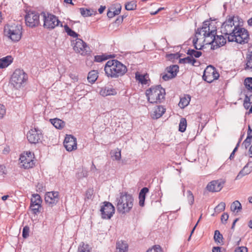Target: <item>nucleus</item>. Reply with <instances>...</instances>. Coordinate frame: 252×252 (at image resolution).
Returning <instances> with one entry per match:
<instances>
[{
    "label": "nucleus",
    "instance_id": "1",
    "mask_svg": "<svg viewBox=\"0 0 252 252\" xmlns=\"http://www.w3.org/2000/svg\"><path fill=\"white\" fill-rule=\"evenodd\" d=\"M104 71L108 77L117 78L123 76L127 71L126 65L117 60L108 61L105 65Z\"/></svg>",
    "mask_w": 252,
    "mask_h": 252
},
{
    "label": "nucleus",
    "instance_id": "2",
    "mask_svg": "<svg viewBox=\"0 0 252 252\" xmlns=\"http://www.w3.org/2000/svg\"><path fill=\"white\" fill-rule=\"evenodd\" d=\"M134 198L127 192H120L116 198V207L119 213L125 214L129 213L133 206Z\"/></svg>",
    "mask_w": 252,
    "mask_h": 252
},
{
    "label": "nucleus",
    "instance_id": "3",
    "mask_svg": "<svg viewBox=\"0 0 252 252\" xmlns=\"http://www.w3.org/2000/svg\"><path fill=\"white\" fill-rule=\"evenodd\" d=\"M146 94L149 102L158 103L164 99L165 91L160 85H158L147 90Z\"/></svg>",
    "mask_w": 252,
    "mask_h": 252
},
{
    "label": "nucleus",
    "instance_id": "4",
    "mask_svg": "<svg viewBox=\"0 0 252 252\" xmlns=\"http://www.w3.org/2000/svg\"><path fill=\"white\" fill-rule=\"evenodd\" d=\"M249 39V34L248 31L243 28H239V26L234 34L227 36L228 42L235 41L241 44L248 43Z\"/></svg>",
    "mask_w": 252,
    "mask_h": 252
},
{
    "label": "nucleus",
    "instance_id": "5",
    "mask_svg": "<svg viewBox=\"0 0 252 252\" xmlns=\"http://www.w3.org/2000/svg\"><path fill=\"white\" fill-rule=\"evenodd\" d=\"M22 30L21 25H7L4 27V32L12 41L17 42L21 38Z\"/></svg>",
    "mask_w": 252,
    "mask_h": 252
},
{
    "label": "nucleus",
    "instance_id": "6",
    "mask_svg": "<svg viewBox=\"0 0 252 252\" xmlns=\"http://www.w3.org/2000/svg\"><path fill=\"white\" fill-rule=\"evenodd\" d=\"M234 18V16H229L227 17L226 20L222 23L220 27L222 34L228 36L235 34L238 25L235 24Z\"/></svg>",
    "mask_w": 252,
    "mask_h": 252
},
{
    "label": "nucleus",
    "instance_id": "7",
    "mask_svg": "<svg viewBox=\"0 0 252 252\" xmlns=\"http://www.w3.org/2000/svg\"><path fill=\"white\" fill-rule=\"evenodd\" d=\"M41 16L43 18V26L45 28L52 30L57 26L63 27L62 23L59 20L58 18L52 14L48 13L46 14L44 12H42Z\"/></svg>",
    "mask_w": 252,
    "mask_h": 252
},
{
    "label": "nucleus",
    "instance_id": "8",
    "mask_svg": "<svg viewBox=\"0 0 252 252\" xmlns=\"http://www.w3.org/2000/svg\"><path fill=\"white\" fill-rule=\"evenodd\" d=\"M28 79L27 74L23 70L16 69L11 77V83L15 88L18 89Z\"/></svg>",
    "mask_w": 252,
    "mask_h": 252
},
{
    "label": "nucleus",
    "instance_id": "9",
    "mask_svg": "<svg viewBox=\"0 0 252 252\" xmlns=\"http://www.w3.org/2000/svg\"><path fill=\"white\" fill-rule=\"evenodd\" d=\"M34 155L33 153L28 151L23 153L20 157V167H23L24 169H29L33 167L35 162L33 160Z\"/></svg>",
    "mask_w": 252,
    "mask_h": 252
},
{
    "label": "nucleus",
    "instance_id": "10",
    "mask_svg": "<svg viewBox=\"0 0 252 252\" xmlns=\"http://www.w3.org/2000/svg\"><path fill=\"white\" fill-rule=\"evenodd\" d=\"M211 24L208 21H205L203 23L202 28H198L196 32V36L197 35H200L203 33L204 37L205 38L204 41L209 38L210 36H213L214 34H217L216 27L212 28L210 29Z\"/></svg>",
    "mask_w": 252,
    "mask_h": 252
},
{
    "label": "nucleus",
    "instance_id": "11",
    "mask_svg": "<svg viewBox=\"0 0 252 252\" xmlns=\"http://www.w3.org/2000/svg\"><path fill=\"white\" fill-rule=\"evenodd\" d=\"M72 45L75 52L80 53L81 55H86L90 52V47L80 38H77L72 41Z\"/></svg>",
    "mask_w": 252,
    "mask_h": 252
},
{
    "label": "nucleus",
    "instance_id": "12",
    "mask_svg": "<svg viewBox=\"0 0 252 252\" xmlns=\"http://www.w3.org/2000/svg\"><path fill=\"white\" fill-rule=\"evenodd\" d=\"M219 76L216 69L213 66L209 65L204 70L202 77L204 81L211 83L214 80L218 79Z\"/></svg>",
    "mask_w": 252,
    "mask_h": 252
},
{
    "label": "nucleus",
    "instance_id": "13",
    "mask_svg": "<svg viewBox=\"0 0 252 252\" xmlns=\"http://www.w3.org/2000/svg\"><path fill=\"white\" fill-rule=\"evenodd\" d=\"M210 39L206 40V44H211L212 49H215L223 46L226 42V37L223 35H217L214 34L213 36H210Z\"/></svg>",
    "mask_w": 252,
    "mask_h": 252
},
{
    "label": "nucleus",
    "instance_id": "14",
    "mask_svg": "<svg viewBox=\"0 0 252 252\" xmlns=\"http://www.w3.org/2000/svg\"><path fill=\"white\" fill-rule=\"evenodd\" d=\"M103 204V205L101 207L100 210L101 217L103 219H110L115 213V207L109 202L105 201Z\"/></svg>",
    "mask_w": 252,
    "mask_h": 252
},
{
    "label": "nucleus",
    "instance_id": "15",
    "mask_svg": "<svg viewBox=\"0 0 252 252\" xmlns=\"http://www.w3.org/2000/svg\"><path fill=\"white\" fill-rule=\"evenodd\" d=\"M27 139L32 144L39 143L41 142L43 135L41 131L37 128L31 129L27 133Z\"/></svg>",
    "mask_w": 252,
    "mask_h": 252
},
{
    "label": "nucleus",
    "instance_id": "16",
    "mask_svg": "<svg viewBox=\"0 0 252 252\" xmlns=\"http://www.w3.org/2000/svg\"><path fill=\"white\" fill-rule=\"evenodd\" d=\"M26 25L31 28L37 26L39 24V14L35 11H30L25 17Z\"/></svg>",
    "mask_w": 252,
    "mask_h": 252
},
{
    "label": "nucleus",
    "instance_id": "17",
    "mask_svg": "<svg viewBox=\"0 0 252 252\" xmlns=\"http://www.w3.org/2000/svg\"><path fill=\"white\" fill-rule=\"evenodd\" d=\"M44 199L46 204L52 207L59 202V192L56 191L47 192L45 194Z\"/></svg>",
    "mask_w": 252,
    "mask_h": 252
},
{
    "label": "nucleus",
    "instance_id": "18",
    "mask_svg": "<svg viewBox=\"0 0 252 252\" xmlns=\"http://www.w3.org/2000/svg\"><path fill=\"white\" fill-rule=\"evenodd\" d=\"M224 183L225 181L222 179L214 180L208 183L206 189L211 192H218L223 188Z\"/></svg>",
    "mask_w": 252,
    "mask_h": 252
},
{
    "label": "nucleus",
    "instance_id": "19",
    "mask_svg": "<svg viewBox=\"0 0 252 252\" xmlns=\"http://www.w3.org/2000/svg\"><path fill=\"white\" fill-rule=\"evenodd\" d=\"M63 145L66 150L68 152H71L77 149L76 138L73 136L67 135L64 139Z\"/></svg>",
    "mask_w": 252,
    "mask_h": 252
},
{
    "label": "nucleus",
    "instance_id": "20",
    "mask_svg": "<svg viewBox=\"0 0 252 252\" xmlns=\"http://www.w3.org/2000/svg\"><path fill=\"white\" fill-rule=\"evenodd\" d=\"M252 163V161H249L244 168L239 172L236 177V180H239L243 176L250 174L252 171V166H249Z\"/></svg>",
    "mask_w": 252,
    "mask_h": 252
},
{
    "label": "nucleus",
    "instance_id": "21",
    "mask_svg": "<svg viewBox=\"0 0 252 252\" xmlns=\"http://www.w3.org/2000/svg\"><path fill=\"white\" fill-rule=\"evenodd\" d=\"M165 108L162 106H158L155 107L151 117L154 119H158L161 117L165 112Z\"/></svg>",
    "mask_w": 252,
    "mask_h": 252
},
{
    "label": "nucleus",
    "instance_id": "22",
    "mask_svg": "<svg viewBox=\"0 0 252 252\" xmlns=\"http://www.w3.org/2000/svg\"><path fill=\"white\" fill-rule=\"evenodd\" d=\"M149 189L147 187L143 188L139 193V204L141 207H143L145 204V200L146 194L149 192Z\"/></svg>",
    "mask_w": 252,
    "mask_h": 252
},
{
    "label": "nucleus",
    "instance_id": "23",
    "mask_svg": "<svg viewBox=\"0 0 252 252\" xmlns=\"http://www.w3.org/2000/svg\"><path fill=\"white\" fill-rule=\"evenodd\" d=\"M100 94L103 96L110 95H114L117 94V91L112 87H105L101 89L100 91Z\"/></svg>",
    "mask_w": 252,
    "mask_h": 252
},
{
    "label": "nucleus",
    "instance_id": "24",
    "mask_svg": "<svg viewBox=\"0 0 252 252\" xmlns=\"http://www.w3.org/2000/svg\"><path fill=\"white\" fill-rule=\"evenodd\" d=\"M179 63H190L194 66H198L199 64V63L198 62L196 59L192 58L190 56L183 59H180Z\"/></svg>",
    "mask_w": 252,
    "mask_h": 252
},
{
    "label": "nucleus",
    "instance_id": "25",
    "mask_svg": "<svg viewBox=\"0 0 252 252\" xmlns=\"http://www.w3.org/2000/svg\"><path fill=\"white\" fill-rule=\"evenodd\" d=\"M116 248L118 252H127L128 245L126 241L120 240L117 242Z\"/></svg>",
    "mask_w": 252,
    "mask_h": 252
},
{
    "label": "nucleus",
    "instance_id": "26",
    "mask_svg": "<svg viewBox=\"0 0 252 252\" xmlns=\"http://www.w3.org/2000/svg\"><path fill=\"white\" fill-rule=\"evenodd\" d=\"M165 71L170 75L171 77H175L179 71V66L177 65H171L165 68Z\"/></svg>",
    "mask_w": 252,
    "mask_h": 252
},
{
    "label": "nucleus",
    "instance_id": "27",
    "mask_svg": "<svg viewBox=\"0 0 252 252\" xmlns=\"http://www.w3.org/2000/svg\"><path fill=\"white\" fill-rule=\"evenodd\" d=\"M13 61L11 56H7L0 59V68H3L8 66Z\"/></svg>",
    "mask_w": 252,
    "mask_h": 252
},
{
    "label": "nucleus",
    "instance_id": "28",
    "mask_svg": "<svg viewBox=\"0 0 252 252\" xmlns=\"http://www.w3.org/2000/svg\"><path fill=\"white\" fill-rule=\"evenodd\" d=\"M115 57V54H103L101 55H96L94 56V61L96 62L100 63L104 61L107 60L110 58H114Z\"/></svg>",
    "mask_w": 252,
    "mask_h": 252
},
{
    "label": "nucleus",
    "instance_id": "29",
    "mask_svg": "<svg viewBox=\"0 0 252 252\" xmlns=\"http://www.w3.org/2000/svg\"><path fill=\"white\" fill-rule=\"evenodd\" d=\"M51 124L58 129H62L65 126V122L63 120L58 119L54 118L50 120Z\"/></svg>",
    "mask_w": 252,
    "mask_h": 252
},
{
    "label": "nucleus",
    "instance_id": "30",
    "mask_svg": "<svg viewBox=\"0 0 252 252\" xmlns=\"http://www.w3.org/2000/svg\"><path fill=\"white\" fill-rule=\"evenodd\" d=\"M245 70H252V51L249 52L246 55Z\"/></svg>",
    "mask_w": 252,
    "mask_h": 252
},
{
    "label": "nucleus",
    "instance_id": "31",
    "mask_svg": "<svg viewBox=\"0 0 252 252\" xmlns=\"http://www.w3.org/2000/svg\"><path fill=\"white\" fill-rule=\"evenodd\" d=\"M190 100V96L189 95H186L184 97L180 98L179 106L181 108H184L189 104Z\"/></svg>",
    "mask_w": 252,
    "mask_h": 252
},
{
    "label": "nucleus",
    "instance_id": "32",
    "mask_svg": "<svg viewBox=\"0 0 252 252\" xmlns=\"http://www.w3.org/2000/svg\"><path fill=\"white\" fill-rule=\"evenodd\" d=\"M242 209L241 204L238 200L234 201L231 204L230 210L233 212H236V213H238L241 211Z\"/></svg>",
    "mask_w": 252,
    "mask_h": 252
},
{
    "label": "nucleus",
    "instance_id": "33",
    "mask_svg": "<svg viewBox=\"0 0 252 252\" xmlns=\"http://www.w3.org/2000/svg\"><path fill=\"white\" fill-rule=\"evenodd\" d=\"M98 77V72L94 70L90 71L88 75V80L91 83H94Z\"/></svg>",
    "mask_w": 252,
    "mask_h": 252
},
{
    "label": "nucleus",
    "instance_id": "34",
    "mask_svg": "<svg viewBox=\"0 0 252 252\" xmlns=\"http://www.w3.org/2000/svg\"><path fill=\"white\" fill-rule=\"evenodd\" d=\"M64 27L65 32H66L67 34L70 36L73 37L74 38H78L79 34L75 32L74 31L72 30L67 25H65L63 26Z\"/></svg>",
    "mask_w": 252,
    "mask_h": 252
},
{
    "label": "nucleus",
    "instance_id": "35",
    "mask_svg": "<svg viewBox=\"0 0 252 252\" xmlns=\"http://www.w3.org/2000/svg\"><path fill=\"white\" fill-rule=\"evenodd\" d=\"M187 54L191 56L192 58L195 57L196 58H199L202 54V52L201 51H196L194 49H189L187 51Z\"/></svg>",
    "mask_w": 252,
    "mask_h": 252
},
{
    "label": "nucleus",
    "instance_id": "36",
    "mask_svg": "<svg viewBox=\"0 0 252 252\" xmlns=\"http://www.w3.org/2000/svg\"><path fill=\"white\" fill-rule=\"evenodd\" d=\"M111 10L115 16L118 15L121 11L122 6L120 3H115L110 7Z\"/></svg>",
    "mask_w": 252,
    "mask_h": 252
},
{
    "label": "nucleus",
    "instance_id": "37",
    "mask_svg": "<svg viewBox=\"0 0 252 252\" xmlns=\"http://www.w3.org/2000/svg\"><path fill=\"white\" fill-rule=\"evenodd\" d=\"M136 1L135 0L127 2L125 4V8L126 10L130 11L134 10L136 8Z\"/></svg>",
    "mask_w": 252,
    "mask_h": 252
},
{
    "label": "nucleus",
    "instance_id": "38",
    "mask_svg": "<svg viewBox=\"0 0 252 252\" xmlns=\"http://www.w3.org/2000/svg\"><path fill=\"white\" fill-rule=\"evenodd\" d=\"M81 14L84 17L91 16L93 14L94 11L85 8H80Z\"/></svg>",
    "mask_w": 252,
    "mask_h": 252
},
{
    "label": "nucleus",
    "instance_id": "39",
    "mask_svg": "<svg viewBox=\"0 0 252 252\" xmlns=\"http://www.w3.org/2000/svg\"><path fill=\"white\" fill-rule=\"evenodd\" d=\"M214 239L215 241L217 243L220 244L222 242L223 236L222 235L220 234L219 230H216L215 231Z\"/></svg>",
    "mask_w": 252,
    "mask_h": 252
},
{
    "label": "nucleus",
    "instance_id": "40",
    "mask_svg": "<svg viewBox=\"0 0 252 252\" xmlns=\"http://www.w3.org/2000/svg\"><path fill=\"white\" fill-rule=\"evenodd\" d=\"M187 127V120L184 118H182L180 120L179 130L182 132H184Z\"/></svg>",
    "mask_w": 252,
    "mask_h": 252
},
{
    "label": "nucleus",
    "instance_id": "41",
    "mask_svg": "<svg viewBox=\"0 0 252 252\" xmlns=\"http://www.w3.org/2000/svg\"><path fill=\"white\" fill-rule=\"evenodd\" d=\"M135 79L142 84H146L147 83V80L145 78V76L140 74L138 72L135 73Z\"/></svg>",
    "mask_w": 252,
    "mask_h": 252
},
{
    "label": "nucleus",
    "instance_id": "42",
    "mask_svg": "<svg viewBox=\"0 0 252 252\" xmlns=\"http://www.w3.org/2000/svg\"><path fill=\"white\" fill-rule=\"evenodd\" d=\"M41 208V206H39V204L36 205V204H31L30 208L32 210V213L34 215H37L40 212V209Z\"/></svg>",
    "mask_w": 252,
    "mask_h": 252
},
{
    "label": "nucleus",
    "instance_id": "43",
    "mask_svg": "<svg viewBox=\"0 0 252 252\" xmlns=\"http://www.w3.org/2000/svg\"><path fill=\"white\" fill-rule=\"evenodd\" d=\"M225 208V204L223 202H220L214 209L215 212L218 213L224 210Z\"/></svg>",
    "mask_w": 252,
    "mask_h": 252
},
{
    "label": "nucleus",
    "instance_id": "44",
    "mask_svg": "<svg viewBox=\"0 0 252 252\" xmlns=\"http://www.w3.org/2000/svg\"><path fill=\"white\" fill-rule=\"evenodd\" d=\"M245 85L246 88L249 90H252V77H248L245 80Z\"/></svg>",
    "mask_w": 252,
    "mask_h": 252
},
{
    "label": "nucleus",
    "instance_id": "45",
    "mask_svg": "<svg viewBox=\"0 0 252 252\" xmlns=\"http://www.w3.org/2000/svg\"><path fill=\"white\" fill-rule=\"evenodd\" d=\"M91 248L88 244H83L78 248L79 252H90Z\"/></svg>",
    "mask_w": 252,
    "mask_h": 252
},
{
    "label": "nucleus",
    "instance_id": "46",
    "mask_svg": "<svg viewBox=\"0 0 252 252\" xmlns=\"http://www.w3.org/2000/svg\"><path fill=\"white\" fill-rule=\"evenodd\" d=\"M187 197L189 204L191 205L194 203V196L190 190H188L187 192Z\"/></svg>",
    "mask_w": 252,
    "mask_h": 252
},
{
    "label": "nucleus",
    "instance_id": "47",
    "mask_svg": "<svg viewBox=\"0 0 252 252\" xmlns=\"http://www.w3.org/2000/svg\"><path fill=\"white\" fill-rule=\"evenodd\" d=\"M30 227L26 225L24 227L22 231V236L24 238L26 239L29 236Z\"/></svg>",
    "mask_w": 252,
    "mask_h": 252
},
{
    "label": "nucleus",
    "instance_id": "48",
    "mask_svg": "<svg viewBox=\"0 0 252 252\" xmlns=\"http://www.w3.org/2000/svg\"><path fill=\"white\" fill-rule=\"evenodd\" d=\"M6 113V109L5 106L0 104V119L3 118Z\"/></svg>",
    "mask_w": 252,
    "mask_h": 252
},
{
    "label": "nucleus",
    "instance_id": "49",
    "mask_svg": "<svg viewBox=\"0 0 252 252\" xmlns=\"http://www.w3.org/2000/svg\"><path fill=\"white\" fill-rule=\"evenodd\" d=\"M94 193V189H93L90 188L88 189L86 192V197L89 199H91Z\"/></svg>",
    "mask_w": 252,
    "mask_h": 252
},
{
    "label": "nucleus",
    "instance_id": "50",
    "mask_svg": "<svg viewBox=\"0 0 252 252\" xmlns=\"http://www.w3.org/2000/svg\"><path fill=\"white\" fill-rule=\"evenodd\" d=\"M36 191L41 192L45 190V187L43 186V184L41 183H38L36 185Z\"/></svg>",
    "mask_w": 252,
    "mask_h": 252
},
{
    "label": "nucleus",
    "instance_id": "51",
    "mask_svg": "<svg viewBox=\"0 0 252 252\" xmlns=\"http://www.w3.org/2000/svg\"><path fill=\"white\" fill-rule=\"evenodd\" d=\"M161 249L159 246H155L151 249H149L147 252H161Z\"/></svg>",
    "mask_w": 252,
    "mask_h": 252
},
{
    "label": "nucleus",
    "instance_id": "52",
    "mask_svg": "<svg viewBox=\"0 0 252 252\" xmlns=\"http://www.w3.org/2000/svg\"><path fill=\"white\" fill-rule=\"evenodd\" d=\"M118 151H115L114 152V155L113 157L115 158V159L117 160H119L121 158V151L119 149H117Z\"/></svg>",
    "mask_w": 252,
    "mask_h": 252
},
{
    "label": "nucleus",
    "instance_id": "53",
    "mask_svg": "<svg viewBox=\"0 0 252 252\" xmlns=\"http://www.w3.org/2000/svg\"><path fill=\"white\" fill-rule=\"evenodd\" d=\"M251 144V139L249 137H247L246 139L244 141L243 145H244L246 149H247Z\"/></svg>",
    "mask_w": 252,
    "mask_h": 252
},
{
    "label": "nucleus",
    "instance_id": "54",
    "mask_svg": "<svg viewBox=\"0 0 252 252\" xmlns=\"http://www.w3.org/2000/svg\"><path fill=\"white\" fill-rule=\"evenodd\" d=\"M229 216L227 213H224L221 216V221L222 223L225 224L228 219Z\"/></svg>",
    "mask_w": 252,
    "mask_h": 252
},
{
    "label": "nucleus",
    "instance_id": "55",
    "mask_svg": "<svg viewBox=\"0 0 252 252\" xmlns=\"http://www.w3.org/2000/svg\"><path fill=\"white\" fill-rule=\"evenodd\" d=\"M235 252H248V249L246 247H238L235 249Z\"/></svg>",
    "mask_w": 252,
    "mask_h": 252
},
{
    "label": "nucleus",
    "instance_id": "56",
    "mask_svg": "<svg viewBox=\"0 0 252 252\" xmlns=\"http://www.w3.org/2000/svg\"><path fill=\"white\" fill-rule=\"evenodd\" d=\"M161 75L162 76V78L164 81H168L174 78L171 77L170 75L168 73L161 74Z\"/></svg>",
    "mask_w": 252,
    "mask_h": 252
},
{
    "label": "nucleus",
    "instance_id": "57",
    "mask_svg": "<svg viewBox=\"0 0 252 252\" xmlns=\"http://www.w3.org/2000/svg\"><path fill=\"white\" fill-rule=\"evenodd\" d=\"M32 197L33 200H36V201H37L38 203H42V200L38 194H32Z\"/></svg>",
    "mask_w": 252,
    "mask_h": 252
},
{
    "label": "nucleus",
    "instance_id": "58",
    "mask_svg": "<svg viewBox=\"0 0 252 252\" xmlns=\"http://www.w3.org/2000/svg\"><path fill=\"white\" fill-rule=\"evenodd\" d=\"M6 174V168L4 166L0 165V175H3Z\"/></svg>",
    "mask_w": 252,
    "mask_h": 252
},
{
    "label": "nucleus",
    "instance_id": "59",
    "mask_svg": "<svg viewBox=\"0 0 252 252\" xmlns=\"http://www.w3.org/2000/svg\"><path fill=\"white\" fill-rule=\"evenodd\" d=\"M107 16L108 18H109L110 19L112 18L113 17H114L115 16V15H114V13H113V11L111 10V9L110 7L108 9V10L107 13Z\"/></svg>",
    "mask_w": 252,
    "mask_h": 252
},
{
    "label": "nucleus",
    "instance_id": "60",
    "mask_svg": "<svg viewBox=\"0 0 252 252\" xmlns=\"http://www.w3.org/2000/svg\"><path fill=\"white\" fill-rule=\"evenodd\" d=\"M169 56L170 57L171 59H178V58H180V57L181 56V54H179L178 53H176V54H171L169 55Z\"/></svg>",
    "mask_w": 252,
    "mask_h": 252
},
{
    "label": "nucleus",
    "instance_id": "61",
    "mask_svg": "<svg viewBox=\"0 0 252 252\" xmlns=\"http://www.w3.org/2000/svg\"><path fill=\"white\" fill-rule=\"evenodd\" d=\"M69 77L74 82H76L78 80V76L75 74H70Z\"/></svg>",
    "mask_w": 252,
    "mask_h": 252
},
{
    "label": "nucleus",
    "instance_id": "62",
    "mask_svg": "<svg viewBox=\"0 0 252 252\" xmlns=\"http://www.w3.org/2000/svg\"><path fill=\"white\" fill-rule=\"evenodd\" d=\"M123 21V16H119L117 17L115 21V23L117 24H121Z\"/></svg>",
    "mask_w": 252,
    "mask_h": 252
},
{
    "label": "nucleus",
    "instance_id": "63",
    "mask_svg": "<svg viewBox=\"0 0 252 252\" xmlns=\"http://www.w3.org/2000/svg\"><path fill=\"white\" fill-rule=\"evenodd\" d=\"M247 137H249V138H252V129L250 126H248V129L247 131Z\"/></svg>",
    "mask_w": 252,
    "mask_h": 252
},
{
    "label": "nucleus",
    "instance_id": "64",
    "mask_svg": "<svg viewBox=\"0 0 252 252\" xmlns=\"http://www.w3.org/2000/svg\"><path fill=\"white\" fill-rule=\"evenodd\" d=\"M221 247H214L212 249V252H221Z\"/></svg>",
    "mask_w": 252,
    "mask_h": 252
}]
</instances>
